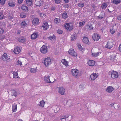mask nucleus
I'll return each instance as SVG.
<instances>
[{"label":"nucleus","instance_id":"nucleus-10","mask_svg":"<svg viewBox=\"0 0 121 121\" xmlns=\"http://www.w3.org/2000/svg\"><path fill=\"white\" fill-rule=\"evenodd\" d=\"M92 37L93 39L95 41H97L99 39L100 36L98 34L96 33L94 34L93 35Z\"/></svg>","mask_w":121,"mask_h":121},{"label":"nucleus","instance_id":"nucleus-60","mask_svg":"<svg viewBox=\"0 0 121 121\" xmlns=\"http://www.w3.org/2000/svg\"><path fill=\"white\" fill-rule=\"evenodd\" d=\"M119 49L120 51L121 52V44L119 46Z\"/></svg>","mask_w":121,"mask_h":121},{"label":"nucleus","instance_id":"nucleus-32","mask_svg":"<svg viewBox=\"0 0 121 121\" xmlns=\"http://www.w3.org/2000/svg\"><path fill=\"white\" fill-rule=\"evenodd\" d=\"M13 73V74L14 78H17L18 77V75L17 72H14Z\"/></svg>","mask_w":121,"mask_h":121},{"label":"nucleus","instance_id":"nucleus-19","mask_svg":"<svg viewBox=\"0 0 121 121\" xmlns=\"http://www.w3.org/2000/svg\"><path fill=\"white\" fill-rule=\"evenodd\" d=\"M17 104L16 103L13 104L12 105V111L13 112H16L17 109Z\"/></svg>","mask_w":121,"mask_h":121},{"label":"nucleus","instance_id":"nucleus-33","mask_svg":"<svg viewBox=\"0 0 121 121\" xmlns=\"http://www.w3.org/2000/svg\"><path fill=\"white\" fill-rule=\"evenodd\" d=\"M68 17L67 13H64L62 15V18L65 19L67 18Z\"/></svg>","mask_w":121,"mask_h":121},{"label":"nucleus","instance_id":"nucleus-7","mask_svg":"<svg viewBox=\"0 0 121 121\" xmlns=\"http://www.w3.org/2000/svg\"><path fill=\"white\" fill-rule=\"evenodd\" d=\"M72 75L74 76H76L78 74L79 71L76 69H73L71 71Z\"/></svg>","mask_w":121,"mask_h":121},{"label":"nucleus","instance_id":"nucleus-17","mask_svg":"<svg viewBox=\"0 0 121 121\" xmlns=\"http://www.w3.org/2000/svg\"><path fill=\"white\" fill-rule=\"evenodd\" d=\"M8 5L10 7L14 6L16 4L15 2H13L11 1H8Z\"/></svg>","mask_w":121,"mask_h":121},{"label":"nucleus","instance_id":"nucleus-56","mask_svg":"<svg viewBox=\"0 0 121 121\" xmlns=\"http://www.w3.org/2000/svg\"><path fill=\"white\" fill-rule=\"evenodd\" d=\"M66 118V116H61V119L62 120L63 119H65Z\"/></svg>","mask_w":121,"mask_h":121},{"label":"nucleus","instance_id":"nucleus-29","mask_svg":"<svg viewBox=\"0 0 121 121\" xmlns=\"http://www.w3.org/2000/svg\"><path fill=\"white\" fill-rule=\"evenodd\" d=\"M77 38V36L75 34H73L71 36V40L74 41Z\"/></svg>","mask_w":121,"mask_h":121},{"label":"nucleus","instance_id":"nucleus-31","mask_svg":"<svg viewBox=\"0 0 121 121\" xmlns=\"http://www.w3.org/2000/svg\"><path fill=\"white\" fill-rule=\"evenodd\" d=\"M21 25L22 28H24L26 26L27 23L24 21H23L21 23Z\"/></svg>","mask_w":121,"mask_h":121},{"label":"nucleus","instance_id":"nucleus-12","mask_svg":"<svg viewBox=\"0 0 121 121\" xmlns=\"http://www.w3.org/2000/svg\"><path fill=\"white\" fill-rule=\"evenodd\" d=\"M113 46V43L112 42H108L105 45V47L108 49L111 48Z\"/></svg>","mask_w":121,"mask_h":121},{"label":"nucleus","instance_id":"nucleus-41","mask_svg":"<svg viewBox=\"0 0 121 121\" xmlns=\"http://www.w3.org/2000/svg\"><path fill=\"white\" fill-rule=\"evenodd\" d=\"M6 0H0V3L2 5H4L5 3Z\"/></svg>","mask_w":121,"mask_h":121},{"label":"nucleus","instance_id":"nucleus-47","mask_svg":"<svg viewBox=\"0 0 121 121\" xmlns=\"http://www.w3.org/2000/svg\"><path fill=\"white\" fill-rule=\"evenodd\" d=\"M4 17V15L2 13H0V19L1 20L3 19Z\"/></svg>","mask_w":121,"mask_h":121},{"label":"nucleus","instance_id":"nucleus-16","mask_svg":"<svg viewBox=\"0 0 121 121\" xmlns=\"http://www.w3.org/2000/svg\"><path fill=\"white\" fill-rule=\"evenodd\" d=\"M39 22L38 19L37 18H35L33 20L32 23L35 26H36L38 25Z\"/></svg>","mask_w":121,"mask_h":121},{"label":"nucleus","instance_id":"nucleus-51","mask_svg":"<svg viewBox=\"0 0 121 121\" xmlns=\"http://www.w3.org/2000/svg\"><path fill=\"white\" fill-rule=\"evenodd\" d=\"M55 1L56 3L58 4L61 2V0H55Z\"/></svg>","mask_w":121,"mask_h":121},{"label":"nucleus","instance_id":"nucleus-9","mask_svg":"<svg viewBox=\"0 0 121 121\" xmlns=\"http://www.w3.org/2000/svg\"><path fill=\"white\" fill-rule=\"evenodd\" d=\"M1 58L4 61H6L9 59V57L8 56L7 54L6 53H4L1 56Z\"/></svg>","mask_w":121,"mask_h":121},{"label":"nucleus","instance_id":"nucleus-25","mask_svg":"<svg viewBox=\"0 0 121 121\" xmlns=\"http://www.w3.org/2000/svg\"><path fill=\"white\" fill-rule=\"evenodd\" d=\"M116 56L115 55H112L111 56V60L112 61H115L116 60Z\"/></svg>","mask_w":121,"mask_h":121},{"label":"nucleus","instance_id":"nucleus-62","mask_svg":"<svg viewBox=\"0 0 121 121\" xmlns=\"http://www.w3.org/2000/svg\"><path fill=\"white\" fill-rule=\"evenodd\" d=\"M18 121H23L22 120L20 119L18 120Z\"/></svg>","mask_w":121,"mask_h":121},{"label":"nucleus","instance_id":"nucleus-46","mask_svg":"<svg viewBox=\"0 0 121 121\" xmlns=\"http://www.w3.org/2000/svg\"><path fill=\"white\" fill-rule=\"evenodd\" d=\"M78 6L80 7H82L84 6V4L82 3H80L78 4Z\"/></svg>","mask_w":121,"mask_h":121},{"label":"nucleus","instance_id":"nucleus-55","mask_svg":"<svg viewBox=\"0 0 121 121\" xmlns=\"http://www.w3.org/2000/svg\"><path fill=\"white\" fill-rule=\"evenodd\" d=\"M98 17L100 19H102L103 17V16L101 15H100Z\"/></svg>","mask_w":121,"mask_h":121},{"label":"nucleus","instance_id":"nucleus-61","mask_svg":"<svg viewBox=\"0 0 121 121\" xmlns=\"http://www.w3.org/2000/svg\"><path fill=\"white\" fill-rule=\"evenodd\" d=\"M21 32V31L20 30H18L17 31V34H20Z\"/></svg>","mask_w":121,"mask_h":121},{"label":"nucleus","instance_id":"nucleus-21","mask_svg":"<svg viewBox=\"0 0 121 121\" xmlns=\"http://www.w3.org/2000/svg\"><path fill=\"white\" fill-rule=\"evenodd\" d=\"M38 35V34L36 32H34L31 35V38L32 39H35L37 37Z\"/></svg>","mask_w":121,"mask_h":121},{"label":"nucleus","instance_id":"nucleus-22","mask_svg":"<svg viewBox=\"0 0 121 121\" xmlns=\"http://www.w3.org/2000/svg\"><path fill=\"white\" fill-rule=\"evenodd\" d=\"M44 80L45 81L48 83H51V82L50 79L49 77L48 76H45L44 77Z\"/></svg>","mask_w":121,"mask_h":121},{"label":"nucleus","instance_id":"nucleus-20","mask_svg":"<svg viewBox=\"0 0 121 121\" xmlns=\"http://www.w3.org/2000/svg\"><path fill=\"white\" fill-rule=\"evenodd\" d=\"M83 41L85 43L87 44L89 43V41L88 38L87 37H84L83 39Z\"/></svg>","mask_w":121,"mask_h":121},{"label":"nucleus","instance_id":"nucleus-23","mask_svg":"<svg viewBox=\"0 0 121 121\" xmlns=\"http://www.w3.org/2000/svg\"><path fill=\"white\" fill-rule=\"evenodd\" d=\"M42 27L44 29L47 30L48 28L49 25L48 23L45 22L43 24Z\"/></svg>","mask_w":121,"mask_h":121},{"label":"nucleus","instance_id":"nucleus-53","mask_svg":"<svg viewBox=\"0 0 121 121\" xmlns=\"http://www.w3.org/2000/svg\"><path fill=\"white\" fill-rule=\"evenodd\" d=\"M4 38V35H0V39H3Z\"/></svg>","mask_w":121,"mask_h":121},{"label":"nucleus","instance_id":"nucleus-43","mask_svg":"<svg viewBox=\"0 0 121 121\" xmlns=\"http://www.w3.org/2000/svg\"><path fill=\"white\" fill-rule=\"evenodd\" d=\"M78 48L80 50L82 51H83L84 50V49H83V48H82V47L81 46V45H80V44H78Z\"/></svg>","mask_w":121,"mask_h":121},{"label":"nucleus","instance_id":"nucleus-24","mask_svg":"<svg viewBox=\"0 0 121 121\" xmlns=\"http://www.w3.org/2000/svg\"><path fill=\"white\" fill-rule=\"evenodd\" d=\"M61 62L65 66H68V62L65 59H63L61 60Z\"/></svg>","mask_w":121,"mask_h":121},{"label":"nucleus","instance_id":"nucleus-34","mask_svg":"<svg viewBox=\"0 0 121 121\" xmlns=\"http://www.w3.org/2000/svg\"><path fill=\"white\" fill-rule=\"evenodd\" d=\"M60 22V20L59 18H56L54 19V22L56 24H58Z\"/></svg>","mask_w":121,"mask_h":121},{"label":"nucleus","instance_id":"nucleus-26","mask_svg":"<svg viewBox=\"0 0 121 121\" xmlns=\"http://www.w3.org/2000/svg\"><path fill=\"white\" fill-rule=\"evenodd\" d=\"M26 4L29 6H31L32 3L31 0H26Z\"/></svg>","mask_w":121,"mask_h":121},{"label":"nucleus","instance_id":"nucleus-28","mask_svg":"<svg viewBox=\"0 0 121 121\" xmlns=\"http://www.w3.org/2000/svg\"><path fill=\"white\" fill-rule=\"evenodd\" d=\"M45 104V102L43 100H42L39 102V105L41 107H43L44 106Z\"/></svg>","mask_w":121,"mask_h":121},{"label":"nucleus","instance_id":"nucleus-58","mask_svg":"<svg viewBox=\"0 0 121 121\" xmlns=\"http://www.w3.org/2000/svg\"><path fill=\"white\" fill-rule=\"evenodd\" d=\"M23 1V0H18V2L19 3H21Z\"/></svg>","mask_w":121,"mask_h":121},{"label":"nucleus","instance_id":"nucleus-2","mask_svg":"<svg viewBox=\"0 0 121 121\" xmlns=\"http://www.w3.org/2000/svg\"><path fill=\"white\" fill-rule=\"evenodd\" d=\"M44 62L45 65L46 67H48L51 64V59L49 57L46 58L44 60Z\"/></svg>","mask_w":121,"mask_h":121},{"label":"nucleus","instance_id":"nucleus-30","mask_svg":"<svg viewBox=\"0 0 121 121\" xmlns=\"http://www.w3.org/2000/svg\"><path fill=\"white\" fill-rule=\"evenodd\" d=\"M101 52H99L96 53H92V55L94 57H96L99 54H101Z\"/></svg>","mask_w":121,"mask_h":121},{"label":"nucleus","instance_id":"nucleus-38","mask_svg":"<svg viewBox=\"0 0 121 121\" xmlns=\"http://www.w3.org/2000/svg\"><path fill=\"white\" fill-rule=\"evenodd\" d=\"M120 0H114L112 2L113 3L116 4H118L119 3H120Z\"/></svg>","mask_w":121,"mask_h":121},{"label":"nucleus","instance_id":"nucleus-45","mask_svg":"<svg viewBox=\"0 0 121 121\" xmlns=\"http://www.w3.org/2000/svg\"><path fill=\"white\" fill-rule=\"evenodd\" d=\"M85 22V21H83L79 22V26H82L83 25Z\"/></svg>","mask_w":121,"mask_h":121},{"label":"nucleus","instance_id":"nucleus-49","mask_svg":"<svg viewBox=\"0 0 121 121\" xmlns=\"http://www.w3.org/2000/svg\"><path fill=\"white\" fill-rule=\"evenodd\" d=\"M44 9H48V6L47 4H46L44 7Z\"/></svg>","mask_w":121,"mask_h":121},{"label":"nucleus","instance_id":"nucleus-4","mask_svg":"<svg viewBox=\"0 0 121 121\" xmlns=\"http://www.w3.org/2000/svg\"><path fill=\"white\" fill-rule=\"evenodd\" d=\"M65 27L66 29H68L69 30H71L73 28L71 23H66L65 25Z\"/></svg>","mask_w":121,"mask_h":121},{"label":"nucleus","instance_id":"nucleus-8","mask_svg":"<svg viewBox=\"0 0 121 121\" xmlns=\"http://www.w3.org/2000/svg\"><path fill=\"white\" fill-rule=\"evenodd\" d=\"M98 76V73H94L90 75V78L91 80H94L97 78Z\"/></svg>","mask_w":121,"mask_h":121},{"label":"nucleus","instance_id":"nucleus-42","mask_svg":"<svg viewBox=\"0 0 121 121\" xmlns=\"http://www.w3.org/2000/svg\"><path fill=\"white\" fill-rule=\"evenodd\" d=\"M110 32L112 34H114L115 32V29L114 28L112 27L110 29Z\"/></svg>","mask_w":121,"mask_h":121},{"label":"nucleus","instance_id":"nucleus-3","mask_svg":"<svg viewBox=\"0 0 121 121\" xmlns=\"http://www.w3.org/2000/svg\"><path fill=\"white\" fill-rule=\"evenodd\" d=\"M68 53L72 56L76 57L77 53L75 52L74 50L72 48L70 49L68 51Z\"/></svg>","mask_w":121,"mask_h":121},{"label":"nucleus","instance_id":"nucleus-54","mask_svg":"<svg viewBox=\"0 0 121 121\" xmlns=\"http://www.w3.org/2000/svg\"><path fill=\"white\" fill-rule=\"evenodd\" d=\"M117 19L118 20H121V15H119L117 17Z\"/></svg>","mask_w":121,"mask_h":121},{"label":"nucleus","instance_id":"nucleus-40","mask_svg":"<svg viewBox=\"0 0 121 121\" xmlns=\"http://www.w3.org/2000/svg\"><path fill=\"white\" fill-rule=\"evenodd\" d=\"M36 71V69L33 68H32L30 69V71L33 73H35Z\"/></svg>","mask_w":121,"mask_h":121},{"label":"nucleus","instance_id":"nucleus-27","mask_svg":"<svg viewBox=\"0 0 121 121\" xmlns=\"http://www.w3.org/2000/svg\"><path fill=\"white\" fill-rule=\"evenodd\" d=\"M21 8L22 10L25 11H27L28 9V7L24 5H23L22 6Z\"/></svg>","mask_w":121,"mask_h":121},{"label":"nucleus","instance_id":"nucleus-57","mask_svg":"<svg viewBox=\"0 0 121 121\" xmlns=\"http://www.w3.org/2000/svg\"><path fill=\"white\" fill-rule=\"evenodd\" d=\"M55 8H54L52 6L51 7V10L52 11H54L55 10Z\"/></svg>","mask_w":121,"mask_h":121},{"label":"nucleus","instance_id":"nucleus-15","mask_svg":"<svg viewBox=\"0 0 121 121\" xmlns=\"http://www.w3.org/2000/svg\"><path fill=\"white\" fill-rule=\"evenodd\" d=\"M114 90V88L111 86H109L107 87L106 91L108 93H111Z\"/></svg>","mask_w":121,"mask_h":121},{"label":"nucleus","instance_id":"nucleus-48","mask_svg":"<svg viewBox=\"0 0 121 121\" xmlns=\"http://www.w3.org/2000/svg\"><path fill=\"white\" fill-rule=\"evenodd\" d=\"M63 32V31L60 30H58L57 31V33L60 34H62Z\"/></svg>","mask_w":121,"mask_h":121},{"label":"nucleus","instance_id":"nucleus-59","mask_svg":"<svg viewBox=\"0 0 121 121\" xmlns=\"http://www.w3.org/2000/svg\"><path fill=\"white\" fill-rule=\"evenodd\" d=\"M65 2L66 3H67L69 2V0H64Z\"/></svg>","mask_w":121,"mask_h":121},{"label":"nucleus","instance_id":"nucleus-1","mask_svg":"<svg viewBox=\"0 0 121 121\" xmlns=\"http://www.w3.org/2000/svg\"><path fill=\"white\" fill-rule=\"evenodd\" d=\"M109 74L111 76V78L113 79L117 78L118 76V73L115 71H112L109 72Z\"/></svg>","mask_w":121,"mask_h":121},{"label":"nucleus","instance_id":"nucleus-50","mask_svg":"<svg viewBox=\"0 0 121 121\" xmlns=\"http://www.w3.org/2000/svg\"><path fill=\"white\" fill-rule=\"evenodd\" d=\"M18 65H19L20 66H21L22 65V62L18 60L17 61Z\"/></svg>","mask_w":121,"mask_h":121},{"label":"nucleus","instance_id":"nucleus-14","mask_svg":"<svg viewBox=\"0 0 121 121\" xmlns=\"http://www.w3.org/2000/svg\"><path fill=\"white\" fill-rule=\"evenodd\" d=\"M21 51L19 47H17L15 48L14 50V53L16 54H19Z\"/></svg>","mask_w":121,"mask_h":121},{"label":"nucleus","instance_id":"nucleus-36","mask_svg":"<svg viewBox=\"0 0 121 121\" xmlns=\"http://www.w3.org/2000/svg\"><path fill=\"white\" fill-rule=\"evenodd\" d=\"M12 95L13 96L15 97L17 95V93L16 92V91H13L12 92Z\"/></svg>","mask_w":121,"mask_h":121},{"label":"nucleus","instance_id":"nucleus-39","mask_svg":"<svg viewBox=\"0 0 121 121\" xmlns=\"http://www.w3.org/2000/svg\"><path fill=\"white\" fill-rule=\"evenodd\" d=\"M48 38L51 41H52L55 39V36L54 35L53 36L50 37Z\"/></svg>","mask_w":121,"mask_h":121},{"label":"nucleus","instance_id":"nucleus-6","mask_svg":"<svg viewBox=\"0 0 121 121\" xmlns=\"http://www.w3.org/2000/svg\"><path fill=\"white\" fill-rule=\"evenodd\" d=\"M58 92L62 95H64L65 94V91L64 88L62 87H58Z\"/></svg>","mask_w":121,"mask_h":121},{"label":"nucleus","instance_id":"nucleus-11","mask_svg":"<svg viewBox=\"0 0 121 121\" xmlns=\"http://www.w3.org/2000/svg\"><path fill=\"white\" fill-rule=\"evenodd\" d=\"M35 3L37 6L40 7L43 4V2L42 0H36L35 2Z\"/></svg>","mask_w":121,"mask_h":121},{"label":"nucleus","instance_id":"nucleus-13","mask_svg":"<svg viewBox=\"0 0 121 121\" xmlns=\"http://www.w3.org/2000/svg\"><path fill=\"white\" fill-rule=\"evenodd\" d=\"M87 63L89 66H93L95 64V61L93 60H90L88 61Z\"/></svg>","mask_w":121,"mask_h":121},{"label":"nucleus","instance_id":"nucleus-52","mask_svg":"<svg viewBox=\"0 0 121 121\" xmlns=\"http://www.w3.org/2000/svg\"><path fill=\"white\" fill-rule=\"evenodd\" d=\"M4 32V30L3 29L1 28H0V34H1L3 33Z\"/></svg>","mask_w":121,"mask_h":121},{"label":"nucleus","instance_id":"nucleus-44","mask_svg":"<svg viewBox=\"0 0 121 121\" xmlns=\"http://www.w3.org/2000/svg\"><path fill=\"white\" fill-rule=\"evenodd\" d=\"M21 17L24 18L25 17V14L24 13H21L20 14Z\"/></svg>","mask_w":121,"mask_h":121},{"label":"nucleus","instance_id":"nucleus-37","mask_svg":"<svg viewBox=\"0 0 121 121\" xmlns=\"http://www.w3.org/2000/svg\"><path fill=\"white\" fill-rule=\"evenodd\" d=\"M18 41L21 42H25V40L24 38H20L18 39Z\"/></svg>","mask_w":121,"mask_h":121},{"label":"nucleus","instance_id":"nucleus-5","mask_svg":"<svg viewBox=\"0 0 121 121\" xmlns=\"http://www.w3.org/2000/svg\"><path fill=\"white\" fill-rule=\"evenodd\" d=\"M40 51L42 53L44 54L46 53L47 52V47L45 45H43L41 48Z\"/></svg>","mask_w":121,"mask_h":121},{"label":"nucleus","instance_id":"nucleus-18","mask_svg":"<svg viewBox=\"0 0 121 121\" xmlns=\"http://www.w3.org/2000/svg\"><path fill=\"white\" fill-rule=\"evenodd\" d=\"M85 28L86 30H90L93 29L92 25H88L85 26Z\"/></svg>","mask_w":121,"mask_h":121},{"label":"nucleus","instance_id":"nucleus-35","mask_svg":"<svg viewBox=\"0 0 121 121\" xmlns=\"http://www.w3.org/2000/svg\"><path fill=\"white\" fill-rule=\"evenodd\" d=\"M107 6V5L106 3H104L102 5V8L103 9L105 8Z\"/></svg>","mask_w":121,"mask_h":121}]
</instances>
